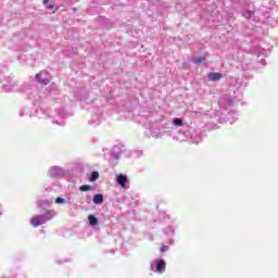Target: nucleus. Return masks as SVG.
<instances>
[{
  "label": "nucleus",
  "mask_w": 278,
  "mask_h": 278,
  "mask_svg": "<svg viewBox=\"0 0 278 278\" xmlns=\"http://www.w3.org/2000/svg\"><path fill=\"white\" fill-rule=\"evenodd\" d=\"M235 10L241 14L243 18L252 22L253 25L257 23H265L270 27H276L278 24V8L275 5V0L269 1V7L262 5L258 12L255 13V4L247 0H230Z\"/></svg>",
  "instance_id": "nucleus-1"
},
{
  "label": "nucleus",
  "mask_w": 278,
  "mask_h": 278,
  "mask_svg": "<svg viewBox=\"0 0 278 278\" xmlns=\"http://www.w3.org/2000/svg\"><path fill=\"white\" fill-rule=\"evenodd\" d=\"M55 214L56 213L54 210H50V211H47L45 214L35 215L30 219V224L34 227H40V225H45V223H49V220H52L53 218H55Z\"/></svg>",
  "instance_id": "nucleus-2"
},
{
  "label": "nucleus",
  "mask_w": 278,
  "mask_h": 278,
  "mask_svg": "<svg viewBox=\"0 0 278 278\" xmlns=\"http://www.w3.org/2000/svg\"><path fill=\"white\" fill-rule=\"evenodd\" d=\"M185 136L192 142L193 144H199L203 140V135L200 129L189 128V130L185 134Z\"/></svg>",
  "instance_id": "nucleus-3"
},
{
  "label": "nucleus",
  "mask_w": 278,
  "mask_h": 278,
  "mask_svg": "<svg viewBox=\"0 0 278 278\" xmlns=\"http://www.w3.org/2000/svg\"><path fill=\"white\" fill-rule=\"evenodd\" d=\"M150 268L153 273H157V275H163L166 270V262L164 260H155L151 263Z\"/></svg>",
  "instance_id": "nucleus-4"
},
{
  "label": "nucleus",
  "mask_w": 278,
  "mask_h": 278,
  "mask_svg": "<svg viewBox=\"0 0 278 278\" xmlns=\"http://www.w3.org/2000/svg\"><path fill=\"white\" fill-rule=\"evenodd\" d=\"M48 175L52 177V179H60L61 177H64V168L60 166H52L49 168Z\"/></svg>",
  "instance_id": "nucleus-5"
},
{
  "label": "nucleus",
  "mask_w": 278,
  "mask_h": 278,
  "mask_svg": "<svg viewBox=\"0 0 278 278\" xmlns=\"http://www.w3.org/2000/svg\"><path fill=\"white\" fill-rule=\"evenodd\" d=\"M227 114H229L227 110L216 111L215 121H218V123H229L231 118Z\"/></svg>",
  "instance_id": "nucleus-6"
},
{
  "label": "nucleus",
  "mask_w": 278,
  "mask_h": 278,
  "mask_svg": "<svg viewBox=\"0 0 278 278\" xmlns=\"http://www.w3.org/2000/svg\"><path fill=\"white\" fill-rule=\"evenodd\" d=\"M3 90H5V92H18V84H16V80L10 78L7 84L3 85Z\"/></svg>",
  "instance_id": "nucleus-7"
},
{
  "label": "nucleus",
  "mask_w": 278,
  "mask_h": 278,
  "mask_svg": "<svg viewBox=\"0 0 278 278\" xmlns=\"http://www.w3.org/2000/svg\"><path fill=\"white\" fill-rule=\"evenodd\" d=\"M49 77H50L49 73H47L46 71H41L39 74H37L35 76V79L39 84H43L45 86H47V84H49V81H51V79Z\"/></svg>",
  "instance_id": "nucleus-8"
},
{
  "label": "nucleus",
  "mask_w": 278,
  "mask_h": 278,
  "mask_svg": "<svg viewBox=\"0 0 278 278\" xmlns=\"http://www.w3.org/2000/svg\"><path fill=\"white\" fill-rule=\"evenodd\" d=\"M121 153H123V146H114L110 152L112 160H121Z\"/></svg>",
  "instance_id": "nucleus-9"
},
{
  "label": "nucleus",
  "mask_w": 278,
  "mask_h": 278,
  "mask_svg": "<svg viewBox=\"0 0 278 278\" xmlns=\"http://www.w3.org/2000/svg\"><path fill=\"white\" fill-rule=\"evenodd\" d=\"M28 99L33 101L34 105H38L42 98L40 96V92L38 90H35L28 94Z\"/></svg>",
  "instance_id": "nucleus-10"
},
{
  "label": "nucleus",
  "mask_w": 278,
  "mask_h": 278,
  "mask_svg": "<svg viewBox=\"0 0 278 278\" xmlns=\"http://www.w3.org/2000/svg\"><path fill=\"white\" fill-rule=\"evenodd\" d=\"M116 182L121 188H127V184H129V179L127 178V175L125 174H119L116 177Z\"/></svg>",
  "instance_id": "nucleus-11"
},
{
  "label": "nucleus",
  "mask_w": 278,
  "mask_h": 278,
  "mask_svg": "<svg viewBox=\"0 0 278 278\" xmlns=\"http://www.w3.org/2000/svg\"><path fill=\"white\" fill-rule=\"evenodd\" d=\"M208 81H220L223 79V75L220 73H210L207 75Z\"/></svg>",
  "instance_id": "nucleus-12"
},
{
  "label": "nucleus",
  "mask_w": 278,
  "mask_h": 278,
  "mask_svg": "<svg viewBox=\"0 0 278 278\" xmlns=\"http://www.w3.org/2000/svg\"><path fill=\"white\" fill-rule=\"evenodd\" d=\"M92 201L94 205H103V194L102 193L94 194Z\"/></svg>",
  "instance_id": "nucleus-13"
},
{
  "label": "nucleus",
  "mask_w": 278,
  "mask_h": 278,
  "mask_svg": "<svg viewBox=\"0 0 278 278\" xmlns=\"http://www.w3.org/2000/svg\"><path fill=\"white\" fill-rule=\"evenodd\" d=\"M53 203V199L51 200H39L37 201L38 207H48V205H51Z\"/></svg>",
  "instance_id": "nucleus-14"
},
{
  "label": "nucleus",
  "mask_w": 278,
  "mask_h": 278,
  "mask_svg": "<svg viewBox=\"0 0 278 278\" xmlns=\"http://www.w3.org/2000/svg\"><path fill=\"white\" fill-rule=\"evenodd\" d=\"M88 220H89V225H91V227H97V225H99V218H97V216H94V215H89Z\"/></svg>",
  "instance_id": "nucleus-15"
},
{
  "label": "nucleus",
  "mask_w": 278,
  "mask_h": 278,
  "mask_svg": "<svg viewBox=\"0 0 278 278\" xmlns=\"http://www.w3.org/2000/svg\"><path fill=\"white\" fill-rule=\"evenodd\" d=\"M43 114V116H48V118H51V115H49V111L45 110V109H40L39 111H35V114L30 113L29 116H38V114Z\"/></svg>",
  "instance_id": "nucleus-16"
},
{
  "label": "nucleus",
  "mask_w": 278,
  "mask_h": 278,
  "mask_svg": "<svg viewBox=\"0 0 278 278\" xmlns=\"http://www.w3.org/2000/svg\"><path fill=\"white\" fill-rule=\"evenodd\" d=\"M54 203H56V205H62L64 203H71V198L64 199V198H56L54 200Z\"/></svg>",
  "instance_id": "nucleus-17"
},
{
  "label": "nucleus",
  "mask_w": 278,
  "mask_h": 278,
  "mask_svg": "<svg viewBox=\"0 0 278 278\" xmlns=\"http://www.w3.org/2000/svg\"><path fill=\"white\" fill-rule=\"evenodd\" d=\"M166 134V131H160V130H151V137L152 138H162Z\"/></svg>",
  "instance_id": "nucleus-18"
},
{
  "label": "nucleus",
  "mask_w": 278,
  "mask_h": 278,
  "mask_svg": "<svg viewBox=\"0 0 278 278\" xmlns=\"http://www.w3.org/2000/svg\"><path fill=\"white\" fill-rule=\"evenodd\" d=\"M173 125H175V127H184V119L176 117L173 119Z\"/></svg>",
  "instance_id": "nucleus-19"
},
{
  "label": "nucleus",
  "mask_w": 278,
  "mask_h": 278,
  "mask_svg": "<svg viewBox=\"0 0 278 278\" xmlns=\"http://www.w3.org/2000/svg\"><path fill=\"white\" fill-rule=\"evenodd\" d=\"M205 56H195L193 58V64H201L202 62H205Z\"/></svg>",
  "instance_id": "nucleus-20"
},
{
  "label": "nucleus",
  "mask_w": 278,
  "mask_h": 278,
  "mask_svg": "<svg viewBox=\"0 0 278 278\" xmlns=\"http://www.w3.org/2000/svg\"><path fill=\"white\" fill-rule=\"evenodd\" d=\"M80 192H88L89 190H92V186L90 185H83L79 187Z\"/></svg>",
  "instance_id": "nucleus-21"
},
{
  "label": "nucleus",
  "mask_w": 278,
  "mask_h": 278,
  "mask_svg": "<svg viewBox=\"0 0 278 278\" xmlns=\"http://www.w3.org/2000/svg\"><path fill=\"white\" fill-rule=\"evenodd\" d=\"M97 179H99V172H92L89 181H97Z\"/></svg>",
  "instance_id": "nucleus-22"
},
{
  "label": "nucleus",
  "mask_w": 278,
  "mask_h": 278,
  "mask_svg": "<svg viewBox=\"0 0 278 278\" xmlns=\"http://www.w3.org/2000/svg\"><path fill=\"white\" fill-rule=\"evenodd\" d=\"M164 233H166V236H173V233H175V228L168 226L167 228L164 229Z\"/></svg>",
  "instance_id": "nucleus-23"
},
{
  "label": "nucleus",
  "mask_w": 278,
  "mask_h": 278,
  "mask_svg": "<svg viewBox=\"0 0 278 278\" xmlns=\"http://www.w3.org/2000/svg\"><path fill=\"white\" fill-rule=\"evenodd\" d=\"M89 124H90V125H93V127H97V125H100V124H101V121H100L99 118H97V119H91V121L89 122Z\"/></svg>",
  "instance_id": "nucleus-24"
},
{
  "label": "nucleus",
  "mask_w": 278,
  "mask_h": 278,
  "mask_svg": "<svg viewBox=\"0 0 278 278\" xmlns=\"http://www.w3.org/2000/svg\"><path fill=\"white\" fill-rule=\"evenodd\" d=\"M46 8L52 12H55V4H48Z\"/></svg>",
  "instance_id": "nucleus-25"
},
{
  "label": "nucleus",
  "mask_w": 278,
  "mask_h": 278,
  "mask_svg": "<svg viewBox=\"0 0 278 278\" xmlns=\"http://www.w3.org/2000/svg\"><path fill=\"white\" fill-rule=\"evenodd\" d=\"M168 250V245H163L161 247V253H166V251Z\"/></svg>",
  "instance_id": "nucleus-26"
},
{
  "label": "nucleus",
  "mask_w": 278,
  "mask_h": 278,
  "mask_svg": "<svg viewBox=\"0 0 278 278\" xmlns=\"http://www.w3.org/2000/svg\"><path fill=\"white\" fill-rule=\"evenodd\" d=\"M43 5L48 7L49 5V0H43Z\"/></svg>",
  "instance_id": "nucleus-27"
},
{
  "label": "nucleus",
  "mask_w": 278,
  "mask_h": 278,
  "mask_svg": "<svg viewBox=\"0 0 278 278\" xmlns=\"http://www.w3.org/2000/svg\"><path fill=\"white\" fill-rule=\"evenodd\" d=\"M55 123H56V125H62V126H64V122H62V123L55 122Z\"/></svg>",
  "instance_id": "nucleus-28"
},
{
  "label": "nucleus",
  "mask_w": 278,
  "mask_h": 278,
  "mask_svg": "<svg viewBox=\"0 0 278 278\" xmlns=\"http://www.w3.org/2000/svg\"><path fill=\"white\" fill-rule=\"evenodd\" d=\"M24 113H20V116H23Z\"/></svg>",
  "instance_id": "nucleus-29"
}]
</instances>
